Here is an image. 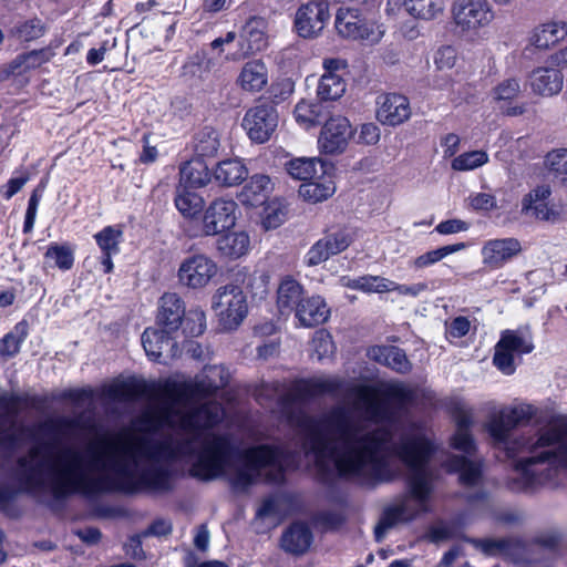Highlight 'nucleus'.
I'll list each match as a JSON object with an SVG mask.
<instances>
[{"label": "nucleus", "instance_id": "f257e3e1", "mask_svg": "<svg viewBox=\"0 0 567 567\" xmlns=\"http://www.w3.org/2000/svg\"><path fill=\"white\" fill-rule=\"evenodd\" d=\"M227 382L226 370L214 365L194 382L158 384L150 391L148 408L133 427L95 433L83 451L69 446L73 426L55 430L20 462L27 489L48 488L56 496L164 489L174 463L189 465L190 474L200 480L227 476L241 489L261 476L281 481L291 466L288 455L268 446L254 447L237 468L229 442L212 432L225 410L213 400L202 401Z\"/></svg>", "mask_w": 567, "mask_h": 567}, {"label": "nucleus", "instance_id": "f03ea898", "mask_svg": "<svg viewBox=\"0 0 567 567\" xmlns=\"http://www.w3.org/2000/svg\"><path fill=\"white\" fill-rule=\"evenodd\" d=\"M412 398L400 382L354 385L348 389L343 406L320 420L303 419L306 456L321 473L336 470L340 475L372 484L391 481L398 475L396 456L408 468V491L389 506L375 536L398 523L415 519L432 508L433 480L429 461L434 444L424 427L401 425L392 410Z\"/></svg>", "mask_w": 567, "mask_h": 567}, {"label": "nucleus", "instance_id": "7ed1b4c3", "mask_svg": "<svg viewBox=\"0 0 567 567\" xmlns=\"http://www.w3.org/2000/svg\"><path fill=\"white\" fill-rule=\"evenodd\" d=\"M484 429L512 462L513 491H534L553 481L554 470L567 471V415L518 403L492 416Z\"/></svg>", "mask_w": 567, "mask_h": 567}, {"label": "nucleus", "instance_id": "20e7f679", "mask_svg": "<svg viewBox=\"0 0 567 567\" xmlns=\"http://www.w3.org/2000/svg\"><path fill=\"white\" fill-rule=\"evenodd\" d=\"M269 277L265 274L250 272L241 268L234 280L216 289L212 296V310L219 327L225 331L236 330L248 315V301L241 286L254 296L262 297L267 292Z\"/></svg>", "mask_w": 567, "mask_h": 567}, {"label": "nucleus", "instance_id": "39448f33", "mask_svg": "<svg viewBox=\"0 0 567 567\" xmlns=\"http://www.w3.org/2000/svg\"><path fill=\"white\" fill-rule=\"evenodd\" d=\"M334 29L339 37L368 45L378 44L385 34V25L380 17L350 7H340L337 10Z\"/></svg>", "mask_w": 567, "mask_h": 567}, {"label": "nucleus", "instance_id": "423d86ee", "mask_svg": "<svg viewBox=\"0 0 567 567\" xmlns=\"http://www.w3.org/2000/svg\"><path fill=\"white\" fill-rule=\"evenodd\" d=\"M452 22L463 37H476L495 20V11L487 0H454Z\"/></svg>", "mask_w": 567, "mask_h": 567}, {"label": "nucleus", "instance_id": "0eeeda50", "mask_svg": "<svg viewBox=\"0 0 567 567\" xmlns=\"http://www.w3.org/2000/svg\"><path fill=\"white\" fill-rule=\"evenodd\" d=\"M567 66V47L550 55L544 65L533 69L526 80L532 93L550 97L557 95L564 86L563 69Z\"/></svg>", "mask_w": 567, "mask_h": 567}, {"label": "nucleus", "instance_id": "6e6552de", "mask_svg": "<svg viewBox=\"0 0 567 567\" xmlns=\"http://www.w3.org/2000/svg\"><path fill=\"white\" fill-rule=\"evenodd\" d=\"M238 215V205L234 199L216 198L205 208L202 227L194 230L189 229L187 234L192 238L219 235L236 225Z\"/></svg>", "mask_w": 567, "mask_h": 567}, {"label": "nucleus", "instance_id": "1a4fd4ad", "mask_svg": "<svg viewBox=\"0 0 567 567\" xmlns=\"http://www.w3.org/2000/svg\"><path fill=\"white\" fill-rule=\"evenodd\" d=\"M533 349L534 344L528 330H505L495 346L493 363L503 374L511 375L516 370V357L529 353Z\"/></svg>", "mask_w": 567, "mask_h": 567}, {"label": "nucleus", "instance_id": "9d476101", "mask_svg": "<svg viewBox=\"0 0 567 567\" xmlns=\"http://www.w3.org/2000/svg\"><path fill=\"white\" fill-rule=\"evenodd\" d=\"M219 266L207 254L197 252L185 257L177 269L178 284L189 290H203L217 277Z\"/></svg>", "mask_w": 567, "mask_h": 567}, {"label": "nucleus", "instance_id": "9b49d317", "mask_svg": "<svg viewBox=\"0 0 567 567\" xmlns=\"http://www.w3.org/2000/svg\"><path fill=\"white\" fill-rule=\"evenodd\" d=\"M353 133L352 125L346 116H331L320 130L317 141L319 152L326 155L343 153L353 137Z\"/></svg>", "mask_w": 567, "mask_h": 567}, {"label": "nucleus", "instance_id": "f8f14e48", "mask_svg": "<svg viewBox=\"0 0 567 567\" xmlns=\"http://www.w3.org/2000/svg\"><path fill=\"white\" fill-rule=\"evenodd\" d=\"M329 19L328 2L309 0L297 9L293 27L299 37L315 39L322 33Z\"/></svg>", "mask_w": 567, "mask_h": 567}, {"label": "nucleus", "instance_id": "ddd939ff", "mask_svg": "<svg viewBox=\"0 0 567 567\" xmlns=\"http://www.w3.org/2000/svg\"><path fill=\"white\" fill-rule=\"evenodd\" d=\"M241 126L250 141L264 144L270 140L278 126V113L266 104L252 106L246 111Z\"/></svg>", "mask_w": 567, "mask_h": 567}, {"label": "nucleus", "instance_id": "4468645a", "mask_svg": "<svg viewBox=\"0 0 567 567\" xmlns=\"http://www.w3.org/2000/svg\"><path fill=\"white\" fill-rule=\"evenodd\" d=\"M348 68L346 60L326 58L322 61L323 73L320 76L317 95L322 101H338L347 91L344 73Z\"/></svg>", "mask_w": 567, "mask_h": 567}, {"label": "nucleus", "instance_id": "2eb2a0df", "mask_svg": "<svg viewBox=\"0 0 567 567\" xmlns=\"http://www.w3.org/2000/svg\"><path fill=\"white\" fill-rule=\"evenodd\" d=\"M354 231L339 229L317 240L307 251L305 262L308 266H318L331 256L344 251L354 240Z\"/></svg>", "mask_w": 567, "mask_h": 567}, {"label": "nucleus", "instance_id": "dca6fc26", "mask_svg": "<svg viewBox=\"0 0 567 567\" xmlns=\"http://www.w3.org/2000/svg\"><path fill=\"white\" fill-rule=\"evenodd\" d=\"M354 231L339 229L317 240L307 251L305 262L308 266H318L331 256L344 251L354 240Z\"/></svg>", "mask_w": 567, "mask_h": 567}, {"label": "nucleus", "instance_id": "f3484780", "mask_svg": "<svg viewBox=\"0 0 567 567\" xmlns=\"http://www.w3.org/2000/svg\"><path fill=\"white\" fill-rule=\"evenodd\" d=\"M522 251V244L513 237L493 238L483 243L482 265L488 270H497L512 261Z\"/></svg>", "mask_w": 567, "mask_h": 567}, {"label": "nucleus", "instance_id": "a211bd4d", "mask_svg": "<svg viewBox=\"0 0 567 567\" xmlns=\"http://www.w3.org/2000/svg\"><path fill=\"white\" fill-rule=\"evenodd\" d=\"M551 190L548 185L532 189L522 202V210L538 220L555 223L561 215L559 205L551 202Z\"/></svg>", "mask_w": 567, "mask_h": 567}, {"label": "nucleus", "instance_id": "6ab92c4d", "mask_svg": "<svg viewBox=\"0 0 567 567\" xmlns=\"http://www.w3.org/2000/svg\"><path fill=\"white\" fill-rule=\"evenodd\" d=\"M240 49L226 55L227 61H237L241 58L260 52L268 45L267 22L261 18L249 19L240 34Z\"/></svg>", "mask_w": 567, "mask_h": 567}, {"label": "nucleus", "instance_id": "aec40b11", "mask_svg": "<svg viewBox=\"0 0 567 567\" xmlns=\"http://www.w3.org/2000/svg\"><path fill=\"white\" fill-rule=\"evenodd\" d=\"M375 116L383 125H400L411 116L409 100L396 93L380 95L377 99Z\"/></svg>", "mask_w": 567, "mask_h": 567}, {"label": "nucleus", "instance_id": "412c9836", "mask_svg": "<svg viewBox=\"0 0 567 567\" xmlns=\"http://www.w3.org/2000/svg\"><path fill=\"white\" fill-rule=\"evenodd\" d=\"M269 83V70L262 59H251L243 64L236 85L247 94L262 92Z\"/></svg>", "mask_w": 567, "mask_h": 567}, {"label": "nucleus", "instance_id": "4be33fe9", "mask_svg": "<svg viewBox=\"0 0 567 567\" xmlns=\"http://www.w3.org/2000/svg\"><path fill=\"white\" fill-rule=\"evenodd\" d=\"M522 92L518 79L509 78L497 83L491 91V102L502 113L509 116L522 115L525 112L524 105L514 103Z\"/></svg>", "mask_w": 567, "mask_h": 567}, {"label": "nucleus", "instance_id": "5701e85b", "mask_svg": "<svg viewBox=\"0 0 567 567\" xmlns=\"http://www.w3.org/2000/svg\"><path fill=\"white\" fill-rule=\"evenodd\" d=\"M275 181L266 174H254L239 193V200L246 207H259L270 200Z\"/></svg>", "mask_w": 567, "mask_h": 567}, {"label": "nucleus", "instance_id": "b1692460", "mask_svg": "<svg viewBox=\"0 0 567 567\" xmlns=\"http://www.w3.org/2000/svg\"><path fill=\"white\" fill-rule=\"evenodd\" d=\"M567 37V22L563 19H548L537 24L529 33V43L542 50L557 45Z\"/></svg>", "mask_w": 567, "mask_h": 567}, {"label": "nucleus", "instance_id": "393cba45", "mask_svg": "<svg viewBox=\"0 0 567 567\" xmlns=\"http://www.w3.org/2000/svg\"><path fill=\"white\" fill-rule=\"evenodd\" d=\"M295 316L301 327L311 328L326 322L330 316V309L322 297L312 296L297 303Z\"/></svg>", "mask_w": 567, "mask_h": 567}, {"label": "nucleus", "instance_id": "a878e982", "mask_svg": "<svg viewBox=\"0 0 567 567\" xmlns=\"http://www.w3.org/2000/svg\"><path fill=\"white\" fill-rule=\"evenodd\" d=\"M456 430L451 439V446L455 450L463 452L466 456H471L476 445L471 434V426L473 424L472 410L467 406H461L454 414Z\"/></svg>", "mask_w": 567, "mask_h": 567}, {"label": "nucleus", "instance_id": "bb28decb", "mask_svg": "<svg viewBox=\"0 0 567 567\" xmlns=\"http://www.w3.org/2000/svg\"><path fill=\"white\" fill-rule=\"evenodd\" d=\"M185 315L184 302L176 293H165L159 300L157 324L165 331L174 333L182 324Z\"/></svg>", "mask_w": 567, "mask_h": 567}, {"label": "nucleus", "instance_id": "cd10ccee", "mask_svg": "<svg viewBox=\"0 0 567 567\" xmlns=\"http://www.w3.org/2000/svg\"><path fill=\"white\" fill-rule=\"evenodd\" d=\"M142 344L146 355L153 361H158L165 351L169 357L177 354L172 333L159 328H147L142 334Z\"/></svg>", "mask_w": 567, "mask_h": 567}, {"label": "nucleus", "instance_id": "c85d7f7f", "mask_svg": "<svg viewBox=\"0 0 567 567\" xmlns=\"http://www.w3.org/2000/svg\"><path fill=\"white\" fill-rule=\"evenodd\" d=\"M213 178V173L206 162L195 156L179 166L178 185L182 187L197 189L206 187Z\"/></svg>", "mask_w": 567, "mask_h": 567}, {"label": "nucleus", "instance_id": "c756f323", "mask_svg": "<svg viewBox=\"0 0 567 567\" xmlns=\"http://www.w3.org/2000/svg\"><path fill=\"white\" fill-rule=\"evenodd\" d=\"M216 249L225 259H240L247 256L251 249L250 236L246 230L226 233L218 238Z\"/></svg>", "mask_w": 567, "mask_h": 567}, {"label": "nucleus", "instance_id": "7c9ffc66", "mask_svg": "<svg viewBox=\"0 0 567 567\" xmlns=\"http://www.w3.org/2000/svg\"><path fill=\"white\" fill-rule=\"evenodd\" d=\"M287 173L293 179L309 182L326 175L327 163L320 157H295L285 165Z\"/></svg>", "mask_w": 567, "mask_h": 567}, {"label": "nucleus", "instance_id": "2f4dec72", "mask_svg": "<svg viewBox=\"0 0 567 567\" xmlns=\"http://www.w3.org/2000/svg\"><path fill=\"white\" fill-rule=\"evenodd\" d=\"M450 473H458L462 485L472 487L480 484L482 463L468 460L466 456H451L443 463Z\"/></svg>", "mask_w": 567, "mask_h": 567}, {"label": "nucleus", "instance_id": "473e14b6", "mask_svg": "<svg viewBox=\"0 0 567 567\" xmlns=\"http://www.w3.org/2000/svg\"><path fill=\"white\" fill-rule=\"evenodd\" d=\"M248 175V168L239 158H227L218 162L213 171L215 182L224 187L239 185Z\"/></svg>", "mask_w": 567, "mask_h": 567}, {"label": "nucleus", "instance_id": "72a5a7b5", "mask_svg": "<svg viewBox=\"0 0 567 567\" xmlns=\"http://www.w3.org/2000/svg\"><path fill=\"white\" fill-rule=\"evenodd\" d=\"M312 543V534L306 524H292L281 537V547L287 553L300 555L306 553Z\"/></svg>", "mask_w": 567, "mask_h": 567}, {"label": "nucleus", "instance_id": "f704fd0d", "mask_svg": "<svg viewBox=\"0 0 567 567\" xmlns=\"http://www.w3.org/2000/svg\"><path fill=\"white\" fill-rule=\"evenodd\" d=\"M369 359L386 365L398 372H406L410 363L405 353L394 346H375L368 350Z\"/></svg>", "mask_w": 567, "mask_h": 567}, {"label": "nucleus", "instance_id": "c9c22d12", "mask_svg": "<svg viewBox=\"0 0 567 567\" xmlns=\"http://www.w3.org/2000/svg\"><path fill=\"white\" fill-rule=\"evenodd\" d=\"M174 205L177 212L188 220L196 219L204 210L205 200L203 196L190 188L177 186L174 197Z\"/></svg>", "mask_w": 567, "mask_h": 567}, {"label": "nucleus", "instance_id": "e433bc0d", "mask_svg": "<svg viewBox=\"0 0 567 567\" xmlns=\"http://www.w3.org/2000/svg\"><path fill=\"white\" fill-rule=\"evenodd\" d=\"M318 178L320 179L317 182L309 181L300 185L298 194L305 202L317 204L329 199L336 193V183L331 176L326 174Z\"/></svg>", "mask_w": 567, "mask_h": 567}, {"label": "nucleus", "instance_id": "4c0bfd02", "mask_svg": "<svg viewBox=\"0 0 567 567\" xmlns=\"http://www.w3.org/2000/svg\"><path fill=\"white\" fill-rule=\"evenodd\" d=\"M339 388L340 381L338 378L319 375L299 381L296 384V392L297 398L303 400L323 393H334Z\"/></svg>", "mask_w": 567, "mask_h": 567}, {"label": "nucleus", "instance_id": "58836bf2", "mask_svg": "<svg viewBox=\"0 0 567 567\" xmlns=\"http://www.w3.org/2000/svg\"><path fill=\"white\" fill-rule=\"evenodd\" d=\"M302 287L293 278L287 276L281 279L277 290V306L282 315L296 310L297 303L302 300Z\"/></svg>", "mask_w": 567, "mask_h": 567}, {"label": "nucleus", "instance_id": "ea45409f", "mask_svg": "<svg viewBox=\"0 0 567 567\" xmlns=\"http://www.w3.org/2000/svg\"><path fill=\"white\" fill-rule=\"evenodd\" d=\"M264 208L260 213V226L264 230H272L280 227L287 219L288 206L285 199L274 197L262 205Z\"/></svg>", "mask_w": 567, "mask_h": 567}, {"label": "nucleus", "instance_id": "a19ab883", "mask_svg": "<svg viewBox=\"0 0 567 567\" xmlns=\"http://www.w3.org/2000/svg\"><path fill=\"white\" fill-rule=\"evenodd\" d=\"M403 6L410 16L425 21L439 18L445 9L444 0H404Z\"/></svg>", "mask_w": 567, "mask_h": 567}, {"label": "nucleus", "instance_id": "79ce46f5", "mask_svg": "<svg viewBox=\"0 0 567 567\" xmlns=\"http://www.w3.org/2000/svg\"><path fill=\"white\" fill-rule=\"evenodd\" d=\"M468 247L466 243H456L452 245L442 246L417 256L410 261V266L415 270H421L434 266L443 260L449 255L464 250Z\"/></svg>", "mask_w": 567, "mask_h": 567}, {"label": "nucleus", "instance_id": "37998d69", "mask_svg": "<svg viewBox=\"0 0 567 567\" xmlns=\"http://www.w3.org/2000/svg\"><path fill=\"white\" fill-rule=\"evenodd\" d=\"M124 237L123 225H109L94 235L96 245L102 254L117 255Z\"/></svg>", "mask_w": 567, "mask_h": 567}, {"label": "nucleus", "instance_id": "c03bdc74", "mask_svg": "<svg viewBox=\"0 0 567 567\" xmlns=\"http://www.w3.org/2000/svg\"><path fill=\"white\" fill-rule=\"evenodd\" d=\"M219 133L213 127H204L195 136L194 150L196 156L202 158L215 156L219 150Z\"/></svg>", "mask_w": 567, "mask_h": 567}, {"label": "nucleus", "instance_id": "a18cd8bd", "mask_svg": "<svg viewBox=\"0 0 567 567\" xmlns=\"http://www.w3.org/2000/svg\"><path fill=\"white\" fill-rule=\"evenodd\" d=\"M488 161L489 155L486 151H467L452 159L451 168L456 172H470L486 165Z\"/></svg>", "mask_w": 567, "mask_h": 567}, {"label": "nucleus", "instance_id": "49530a36", "mask_svg": "<svg viewBox=\"0 0 567 567\" xmlns=\"http://www.w3.org/2000/svg\"><path fill=\"white\" fill-rule=\"evenodd\" d=\"M145 388L141 382H116L107 388L106 395L115 401H133L145 391Z\"/></svg>", "mask_w": 567, "mask_h": 567}, {"label": "nucleus", "instance_id": "de8ad7c7", "mask_svg": "<svg viewBox=\"0 0 567 567\" xmlns=\"http://www.w3.org/2000/svg\"><path fill=\"white\" fill-rule=\"evenodd\" d=\"M320 105L318 103L301 100L293 110V117L299 126L305 130L313 127L319 121Z\"/></svg>", "mask_w": 567, "mask_h": 567}, {"label": "nucleus", "instance_id": "09e8293b", "mask_svg": "<svg viewBox=\"0 0 567 567\" xmlns=\"http://www.w3.org/2000/svg\"><path fill=\"white\" fill-rule=\"evenodd\" d=\"M53 56L50 49L33 50L28 53L18 55L13 62V69H19L25 72L32 69L40 68L42 64L49 62Z\"/></svg>", "mask_w": 567, "mask_h": 567}, {"label": "nucleus", "instance_id": "8fccbe9b", "mask_svg": "<svg viewBox=\"0 0 567 567\" xmlns=\"http://www.w3.org/2000/svg\"><path fill=\"white\" fill-rule=\"evenodd\" d=\"M206 329V313L199 308H190L183 321V333L186 337H198Z\"/></svg>", "mask_w": 567, "mask_h": 567}, {"label": "nucleus", "instance_id": "3c124183", "mask_svg": "<svg viewBox=\"0 0 567 567\" xmlns=\"http://www.w3.org/2000/svg\"><path fill=\"white\" fill-rule=\"evenodd\" d=\"M27 323L20 322L16 326L14 332L8 333L0 341V355L12 357L19 352L20 346L27 337Z\"/></svg>", "mask_w": 567, "mask_h": 567}, {"label": "nucleus", "instance_id": "603ef678", "mask_svg": "<svg viewBox=\"0 0 567 567\" xmlns=\"http://www.w3.org/2000/svg\"><path fill=\"white\" fill-rule=\"evenodd\" d=\"M45 257L61 270H69L74 264V254L69 245L52 244L48 247Z\"/></svg>", "mask_w": 567, "mask_h": 567}, {"label": "nucleus", "instance_id": "864d4df0", "mask_svg": "<svg viewBox=\"0 0 567 567\" xmlns=\"http://www.w3.org/2000/svg\"><path fill=\"white\" fill-rule=\"evenodd\" d=\"M336 346L332 337L326 330H318L312 338V357L323 360L333 355Z\"/></svg>", "mask_w": 567, "mask_h": 567}, {"label": "nucleus", "instance_id": "5fc2aeb1", "mask_svg": "<svg viewBox=\"0 0 567 567\" xmlns=\"http://www.w3.org/2000/svg\"><path fill=\"white\" fill-rule=\"evenodd\" d=\"M390 279L381 276L365 275L360 277L359 290L365 293L388 292Z\"/></svg>", "mask_w": 567, "mask_h": 567}, {"label": "nucleus", "instance_id": "6e6d98bb", "mask_svg": "<svg viewBox=\"0 0 567 567\" xmlns=\"http://www.w3.org/2000/svg\"><path fill=\"white\" fill-rule=\"evenodd\" d=\"M14 34L23 41H32L44 34V27L39 19L28 20L16 27Z\"/></svg>", "mask_w": 567, "mask_h": 567}, {"label": "nucleus", "instance_id": "4d7b16f0", "mask_svg": "<svg viewBox=\"0 0 567 567\" xmlns=\"http://www.w3.org/2000/svg\"><path fill=\"white\" fill-rule=\"evenodd\" d=\"M457 62V50L452 45H443L434 54V64L437 70H451Z\"/></svg>", "mask_w": 567, "mask_h": 567}, {"label": "nucleus", "instance_id": "13d9d810", "mask_svg": "<svg viewBox=\"0 0 567 567\" xmlns=\"http://www.w3.org/2000/svg\"><path fill=\"white\" fill-rule=\"evenodd\" d=\"M466 202L476 212H489L497 207L496 197L489 193H472Z\"/></svg>", "mask_w": 567, "mask_h": 567}, {"label": "nucleus", "instance_id": "bf43d9fd", "mask_svg": "<svg viewBox=\"0 0 567 567\" xmlns=\"http://www.w3.org/2000/svg\"><path fill=\"white\" fill-rule=\"evenodd\" d=\"M546 164L557 175H567V148L550 152L546 157Z\"/></svg>", "mask_w": 567, "mask_h": 567}, {"label": "nucleus", "instance_id": "052dcab7", "mask_svg": "<svg viewBox=\"0 0 567 567\" xmlns=\"http://www.w3.org/2000/svg\"><path fill=\"white\" fill-rule=\"evenodd\" d=\"M470 224L457 218L447 219L439 223L435 231L440 235H453L468 230Z\"/></svg>", "mask_w": 567, "mask_h": 567}, {"label": "nucleus", "instance_id": "680f3d73", "mask_svg": "<svg viewBox=\"0 0 567 567\" xmlns=\"http://www.w3.org/2000/svg\"><path fill=\"white\" fill-rule=\"evenodd\" d=\"M30 179V175L25 171L16 172L14 175L8 181L4 192V198L10 199L18 192L22 189V187Z\"/></svg>", "mask_w": 567, "mask_h": 567}, {"label": "nucleus", "instance_id": "e2e57ef3", "mask_svg": "<svg viewBox=\"0 0 567 567\" xmlns=\"http://www.w3.org/2000/svg\"><path fill=\"white\" fill-rule=\"evenodd\" d=\"M183 69L185 74L203 78L204 73L208 71V62L204 55L196 54L184 64Z\"/></svg>", "mask_w": 567, "mask_h": 567}, {"label": "nucleus", "instance_id": "0e129e2a", "mask_svg": "<svg viewBox=\"0 0 567 567\" xmlns=\"http://www.w3.org/2000/svg\"><path fill=\"white\" fill-rule=\"evenodd\" d=\"M380 128L374 123H364L359 131V142L367 145H374L380 140Z\"/></svg>", "mask_w": 567, "mask_h": 567}, {"label": "nucleus", "instance_id": "69168bd1", "mask_svg": "<svg viewBox=\"0 0 567 567\" xmlns=\"http://www.w3.org/2000/svg\"><path fill=\"white\" fill-rule=\"evenodd\" d=\"M427 289L426 284L417 282L413 285H400L390 280L389 291H396L402 296L417 297L421 292Z\"/></svg>", "mask_w": 567, "mask_h": 567}, {"label": "nucleus", "instance_id": "338daca9", "mask_svg": "<svg viewBox=\"0 0 567 567\" xmlns=\"http://www.w3.org/2000/svg\"><path fill=\"white\" fill-rule=\"evenodd\" d=\"M471 322L465 317H456L447 328V334L452 338H462L467 334Z\"/></svg>", "mask_w": 567, "mask_h": 567}, {"label": "nucleus", "instance_id": "774afa93", "mask_svg": "<svg viewBox=\"0 0 567 567\" xmlns=\"http://www.w3.org/2000/svg\"><path fill=\"white\" fill-rule=\"evenodd\" d=\"M460 137L456 134L450 133L442 137L441 146L443 148L444 157H452L456 154L460 147Z\"/></svg>", "mask_w": 567, "mask_h": 567}]
</instances>
